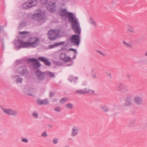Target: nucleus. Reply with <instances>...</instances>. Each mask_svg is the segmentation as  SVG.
Listing matches in <instances>:
<instances>
[{"label":"nucleus","mask_w":147,"mask_h":147,"mask_svg":"<svg viewBox=\"0 0 147 147\" xmlns=\"http://www.w3.org/2000/svg\"><path fill=\"white\" fill-rule=\"evenodd\" d=\"M59 14L61 18L65 20L68 18V21L71 24L72 29L76 34L71 36L70 39V42L74 45L79 46L80 41L81 28L78 19L73 13L68 12L66 9H61Z\"/></svg>","instance_id":"f257e3e1"},{"label":"nucleus","mask_w":147,"mask_h":147,"mask_svg":"<svg viewBox=\"0 0 147 147\" xmlns=\"http://www.w3.org/2000/svg\"><path fill=\"white\" fill-rule=\"evenodd\" d=\"M19 34L22 36L23 38H28V42H26L27 48L29 47H35L38 44L37 42L39 40V38L36 37H31L30 32L24 31L19 32Z\"/></svg>","instance_id":"f03ea898"},{"label":"nucleus","mask_w":147,"mask_h":147,"mask_svg":"<svg viewBox=\"0 0 147 147\" xmlns=\"http://www.w3.org/2000/svg\"><path fill=\"white\" fill-rule=\"evenodd\" d=\"M132 98L133 96L131 93H128L126 94L123 104V105L125 107H129L133 105Z\"/></svg>","instance_id":"7ed1b4c3"},{"label":"nucleus","mask_w":147,"mask_h":147,"mask_svg":"<svg viewBox=\"0 0 147 147\" xmlns=\"http://www.w3.org/2000/svg\"><path fill=\"white\" fill-rule=\"evenodd\" d=\"M115 89L116 91L123 94L127 92L129 90L128 86L121 83H119L116 86Z\"/></svg>","instance_id":"20e7f679"},{"label":"nucleus","mask_w":147,"mask_h":147,"mask_svg":"<svg viewBox=\"0 0 147 147\" xmlns=\"http://www.w3.org/2000/svg\"><path fill=\"white\" fill-rule=\"evenodd\" d=\"M59 33L58 30H51L49 31L48 35L50 40H53L56 39L59 36Z\"/></svg>","instance_id":"39448f33"},{"label":"nucleus","mask_w":147,"mask_h":147,"mask_svg":"<svg viewBox=\"0 0 147 147\" xmlns=\"http://www.w3.org/2000/svg\"><path fill=\"white\" fill-rule=\"evenodd\" d=\"M14 44L16 48L18 49L21 48H27L26 42H24L19 39L15 40Z\"/></svg>","instance_id":"423d86ee"},{"label":"nucleus","mask_w":147,"mask_h":147,"mask_svg":"<svg viewBox=\"0 0 147 147\" xmlns=\"http://www.w3.org/2000/svg\"><path fill=\"white\" fill-rule=\"evenodd\" d=\"M2 109L3 112L8 115L16 116L18 114V112L16 110L5 108H3Z\"/></svg>","instance_id":"0eeeda50"},{"label":"nucleus","mask_w":147,"mask_h":147,"mask_svg":"<svg viewBox=\"0 0 147 147\" xmlns=\"http://www.w3.org/2000/svg\"><path fill=\"white\" fill-rule=\"evenodd\" d=\"M27 61L28 63L30 62L32 63L34 68L35 69L38 68L40 65V63L35 58H30L27 59Z\"/></svg>","instance_id":"6e6552de"},{"label":"nucleus","mask_w":147,"mask_h":147,"mask_svg":"<svg viewBox=\"0 0 147 147\" xmlns=\"http://www.w3.org/2000/svg\"><path fill=\"white\" fill-rule=\"evenodd\" d=\"M45 15L44 13L42 14L41 13H36L32 16L31 18L37 21L42 20L44 19Z\"/></svg>","instance_id":"1a4fd4ad"},{"label":"nucleus","mask_w":147,"mask_h":147,"mask_svg":"<svg viewBox=\"0 0 147 147\" xmlns=\"http://www.w3.org/2000/svg\"><path fill=\"white\" fill-rule=\"evenodd\" d=\"M36 74L37 78L40 81H43L45 78V72H42L40 70L37 69L36 71Z\"/></svg>","instance_id":"9d476101"},{"label":"nucleus","mask_w":147,"mask_h":147,"mask_svg":"<svg viewBox=\"0 0 147 147\" xmlns=\"http://www.w3.org/2000/svg\"><path fill=\"white\" fill-rule=\"evenodd\" d=\"M94 91L93 90H91L89 89H87L85 88L80 90H77L75 92V93L78 94H92L94 92Z\"/></svg>","instance_id":"9b49d317"},{"label":"nucleus","mask_w":147,"mask_h":147,"mask_svg":"<svg viewBox=\"0 0 147 147\" xmlns=\"http://www.w3.org/2000/svg\"><path fill=\"white\" fill-rule=\"evenodd\" d=\"M16 71L22 76H24L27 74L28 72L26 67L25 65L19 67L16 70Z\"/></svg>","instance_id":"f8f14e48"},{"label":"nucleus","mask_w":147,"mask_h":147,"mask_svg":"<svg viewBox=\"0 0 147 147\" xmlns=\"http://www.w3.org/2000/svg\"><path fill=\"white\" fill-rule=\"evenodd\" d=\"M61 59L64 61L69 62L71 61V59L69 56H66L65 53H61L60 56Z\"/></svg>","instance_id":"ddd939ff"},{"label":"nucleus","mask_w":147,"mask_h":147,"mask_svg":"<svg viewBox=\"0 0 147 147\" xmlns=\"http://www.w3.org/2000/svg\"><path fill=\"white\" fill-rule=\"evenodd\" d=\"M134 101L135 103L137 105H140L143 104V98L138 96H135L134 98Z\"/></svg>","instance_id":"4468645a"},{"label":"nucleus","mask_w":147,"mask_h":147,"mask_svg":"<svg viewBox=\"0 0 147 147\" xmlns=\"http://www.w3.org/2000/svg\"><path fill=\"white\" fill-rule=\"evenodd\" d=\"M56 3L54 2H50L47 6V9L51 12H53L55 11L56 7Z\"/></svg>","instance_id":"2eb2a0df"},{"label":"nucleus","mask_w":147,"mask_h":147,"mask_svg":"<svg viewBox=\"0 0 147 147\" xmlns=\"http://www.w3.org/2000/svg\"><path fill=\"white\" fill-rule=\"evenodd\" d=\"M38 60L44 63V64L48 66H50L51 62L46 58L42 57H40L38 58Z\"/></svg>","instance_id":"dca6fc26"},{"label":"nucleus","mask_w":147,"mask_h":147,"mask_svg":"<svg viewBox=\"0 0 147 147\" xmlns=\"http://www.w3.org/2000/svg\"><path fill=\"white\" fill-rule=\"evenodd\" d=\"M79 131V128L77 127L74 126L73 127L71 132V136L73 137H75L78 134Z\"/></svg>","instance_id":"f3484780"},{"label":"nucleus","mask_w":147,"mask_h":147,"mask_svg":"<svg viewBox=\"0 0 147 147\" xmlns=\"http://www.w3.org/2000/svg\"><path fill=\"white\" fill-rule=\"evenodd\" d=\"M36 102L39 105H47L48 104V101L47 99L44 100H37Z\"/></svg>","instance_id":"a211bd4d"},{"label":"nucleus","mask_w":147,"mask_h":147,"mask_svg":"<svg viewBox=\"0 0 147 147\" xmlns=\"http://www.w3.org/2000/svg\"><path fill=\"white\" fill-rule=\"evenodd\" d=\"M78 79V77H74L72 76H71L68 78V80L70 82H73L74 83H76Z\"/></svg>","instance_id":"6ab92c4d"},{"label":"nucleus","mask_w":147,"mask_h":147,"mask_svg":"<svg viewBox=\"0 0 147 147\" xmlns=\"http://www.w3.org/2000/svg\"><path fill=\"white\" fill-rule=\"evenodd\" d=\"M30 5H31L32 7L36 5L38 3V0H28Z\"/></svg>","instance_id":"aec40b11"},{"label":"nucleus","mask_w":147,"mask_h":147,"mask_svg":"<svg viewBox=\"0 0 147 147\" xmlns=\"http://www.w3.org/2000/svg\"><path fill=\"white\" fill-rule=\"evenodd\" d=\"M29 4V2L25 3L23 5V7L25 9H29L30 8L32 7L31 5H30Z\"/></svg>","instance_id":"412c9836"},{"label":"nucleus","mask_w":147,"mask_h":147,"mask_svg":"<svg viewBox=\"0 0 147 147\" xmlns=\"http://www.w3.org/2000/svg\"><path fill=\"white\" fill-rule=\"evenodd\" d=\"M13 77L14 78H17V79H16V82L17 83H20L21 84L23 79L21 78L19 76L16 75L15 76H13Z\"/></svg>","instance_id":"4be33fe9"},{"label":"nucleus","mask_w":147,"mask_h":147,"mask_svg":"<svg viewBox=\"0 0 147 147\" xmlns=\"http://www.w3.org/2000/svg\"><path fill=\"white\" fill-rule=\"evenodd\" d=\"M45 75L50 78L55 77V76L54 74L49 71L45 72Z\"/></svg>","instance_id":"5701e85b"},{"label":"nucleus","mask_w":147,"mask_h":147,"mask_svg":"<svg viewBox=\"0 0 147 147\" xmlns=\"http://www.w3.org/2000/svg\"><path fill=\"white\" fill-rule=\"evenodd\" d=\"M127 30L129 32L131 33H133L134 32L133 28L132 26L128 24L127 25Z\"/></svg>","instance_id":"b1692460"},{"label":"nucleus","mask_w":147,"mask_h":147,"mask_svg":"<svg viewBox=\"0 0 147 147\" xmlns=\"http://www.w3.org/2000/svg\"><path fill=\"white\" fill-rule=\"evenodd\" d=\"M90 24L94 26H97L96 24L95 21H94L92 18L90 17L89 20Z\"/></svg>","instance_id":"393cba45"},{"label":"nucleus","mask_w":147,"mask_h":147,"mask_svg":"<svg viewBox=\"0 0 147 147\" xmlns=\"http://www.w3.org/2000/svg\"><path fill=\"white\" fill-rule=\"evenodd\" d=\"M101 109L102 110L105 112H107L108 111V108L107 106L103 105L101 107Z\"/></svg>","instance_id":"a878e982"},{"label":"nucleus","mask_w":147,"mask_h":147,"mask_svg":"<svg viewBox=\"0 0 147 147\" xmlns=\"http://www.w3.org/2000/svg\"><path fill=\"white\" fill-rule=\"evenodd\" d=\"M124 45L127 47L131 48L132 47V45L129 43H127L125 41L123 42Z\"/></svg>","instance_id":"bb28decb"},{"label":"nucleus","mask_w":147,"mask_h":147,"mask_svg":"<svg viewBox=\"0 0 147 147\" xmlns=\"http://www.w3.org/2000/svg\"><path fill=\"white\" fill-rule=\"evenodd\" d=\"M65 107L68 109H71L73 108V105L71 103H69L66 105Z\"/></svg>","instance_id":"cd10ccee"},{"label":"nucleus","mask_w":147,"mask_h":147,"mask_svg":"<svg viewBox=\"0 0 147 147\" xmlns=\"http://www.w3.org/2000/svg\"><path fill=\"white\" fill-rule=\"evenodd\" d=\"M33 117L35 118H38V114L36 112H34L32 114Z\"/></svg>","instance_id":"c85d7f7f"},{"label":"nucleus","mask_w":147,"mask_h":147,"mask_svg":"<svg viewBox=\"0 0 147 147\" xmlns=\"http://www.w3.org/2000/svg\"><path fill=\"white\" fill-rule=\"evenodd\" d=\"M59 139L57 138H55L53 140V144H57L58 143Z\"/></svg>","instance_id":"c756f323"},{"label":"nucleus","mask_w":147,"mask_h":147,"mask_svg":"<svg viewBox=\"0 0 147 147\" xmlns=\"http://www.w3.org/2000/svg\"><path fill=\"white\" fill-rule=\"evenodd\" d=\"M40 3L41 4L45 5L46 4L48 1V0H39Z\"/></svg>","instance_id":"7c9ffc66"},{"label":"nucleus","mask_w":147,"mask_h":147,"mask_svg":"<svg viewBox=\"0 0 147 147\" xmlns=\"http://www.w3.org/2000/svg\"><path fill=\"white\" fill-rule=\"evenodd\" d=\"M61 109L59 107H57L55 108V111L58 112H60L61 111Z\"/></svg>","instance_id":"2f4dec72"},{"label":"nucleus","mask_w":147,"mask_h":147,"mask_svg":"<svg viewBox=\"0 0 147 147\" xmlns=\"http://www.w3.org/2000/svg\"><path fill=\"white\" fill-rule=\"evenodd\" d=\"M67 100V99L65 97L62 98L60 101L61 103L63 104Z\"/></svg>","instance_id":"473e14b6"},{"label":"nucleus","mask_w":147,"mask_h":147,"mask_svg":"<svg viewBox=\"0 0 147 147\" xmlns=\"http://www.w3.org/2000/svg\"><path fill=\"white\" fill-rule=\"evenodd\" d=\"M21 141L23 142H24L25 143H28V139L25 138H22Z\"/></svg>","instance_id":"72a5a7b5"},{"label":"nucleus","mask_w":147,"mask_h":147,"mask_svg":"<svg viewBox=\"0 0 147 147\" xmlns=\"http://www.w3.org/2000/svg\"><path fill=\"white\" fill-rule=\"evenodd\" d=\"M55 93L54 92H49V96L51 98L53 97L55 95Z\"/></svg>","instance_id":"f704fd0d"},{"label":"nucleus","mask_w":147,"mask_h":147,"mask_svg":"<svg viewBox=\"0 0 147 147\" xmlns=\"http://www.w3.org/2000/svg\"><path fill=\"white\" fill-rule=\"evenodd\" d=\"M68 50L69 51H73L74 52V53L75 54H76L77 53V50L76 49H73V48H70V49H69Z\"/></svg>","instance_id":"c9c22d12"},{"label":"nucleus","mask_w":147,"mask_h":147,"mask_svg":"<svg viewBox=\"0 0 147 147\" xmlns=\"http://www.w3.org/2000/svg\"><path fill=\"white\" fill-rule=\"evenodd\" d=\"M42 136L45 137L47 136V132L46 131H45L41 135Z\"/></svg>","instance_id":"e433bc0d"},{"label":"nucleus","mask_w":147,"mask_h":147,"mask_svg":"<svg viewBox=\"0 0 147 147\" xmlns=\"http://www.w3.org/2000/svg\"><path fill=\"white\" fill-rule=\"evenodd\" d=\"M57 65L60 66L62 65V63L61 62L56 61L55 63Z\"/></svg>","instance_id":"4c0bfd02"},{"label":"nucleus","mask_w":147,"mask_h":147,"mask_svg":"<svg viewBox=\"0 0 147 147\" xmlns=\"http://www.w3.org/2000/svg\"><path fill=\"white\" fill-rule=\"evenodd\" d=\"M92 78L93 79H97L98 78V77L96 76V74H93L92 75Z\"/></svg>","instance_id":"58836bf2"},{"label":"nucleus","mask_w":147,"mask_h":147,"mask_svg":"<svg viewBox=\"0 0 147 147\" xmlns=\"http://www.w3.org/2000/svg\"><path fill=\"white\" fill-rule=\"evenodd\" d=\"M57 46V45H56V43L54 45H49L50 48L51 49H52L53 48Z\"/></svg>","instance_id":"ea45409f"},{"label":"nucleus","mask_w":147,"mask_h":147,"mask_svg":"<svg viewBox=\"0 0 147 147\" xmlns=\"http://www.w3.org/2000/svg\"><path fill=\"white\" fill-rule=\"evenodd\" d=\"M97 52L100 54L101 55H102V56H106V55L105 54H104V53H103L102 52H101V51H97Z\"/></svg>","instance_id":"a19ab883"},{"label":"nucleus","mask_w":147,"mask_h":147,"mask_svg":"<svg viewBox=\"0 0 147 147\" xmlns=\"http://www.w3.org/2000/svg\"><path fill=\"white\" fill-rule=\"evenodd\" d=\"M64 43V42H61L58 43H56V45H57V46L61 45H63Z\"/></svg>","instance_id":"79ce46f5"},{"label":"nucleus","mask_w":147,"mask_h":147,"mask_svg":"<svg viewBox=\"0 0 147 147\" xmlns=\"http://www.w3.org/2000/svg\"><path fill=\"white\" fill-rule=\"evenodd\" d=\"M3 27L2 26L0 25V32H3Z\"/></svg>","instance_id":"37998d69"},{"label":"nucleus","mask_w":147,"mask_h":147,"mask_svg":"<svg viewBox=\"0 0 147 147\" xmlns=\"http://www.w3.org/2000/svg\"><path fill=\"white\" fill-rule=\"evenodd\" d=\"M107 76H109V77L110 78H112V75L111 74H110V73H108L107 74Z\"/></svg>","instance_id":"c03bdc74"},{"label":"nucleus","mask_w":147,"mask_h":147,"mask_svg":"<svg viewBox=\"0 0 147 147\" xmlns=\"http://www.w3.org/2000/svg\"><path fill=\"white\" fill-rule=\"evenodd\" d=\"M21 61L20 60H17L16 61V63H18V64H20L21 63Z\"/></svg>","instance_id":"a18cd8bd"},{"label":"nucleus","mask_w":147,"mask_h":147,"mask_svg":"<svg viewBox=\"0 0 147 147\" xmlns=\"http://www.w3.org/2000/svg\"><path fill=\"white\" fill-rule=\"evenodd\" d=\"M73 61H72L71 63H67V66H71V65H72L73 64Z\"/></svg>","instance_id":"49530a36"},{"label":"nucleus","mask_w":147,"mask_h":147,"mask_svg":"<svg viewBox=\"0 0 147 147\" xmlns=\"http://www.w3.org/2000/svg\"><path fill=\"white\" fill-rule=\"evenodd\" d=\"M127 77L128 78H130L131 77V76H130V75L129 74H127Z\"/></svg>","instance_id":"de8ad7c7"},{"label":"nucleus","mask_w":147,"mask_h":147,"mask_svg":"<svg viewBox=\"0 0 147 147\" xmlns=\"http://www.w3.org/2000/svg\"><path fill=\"white\" fill-rule=\"evenodd\" d=\"M76 54H75L73 57H72V59H74L76 58Z\"/></svg>","instance_id":"09e8293b"},{"label":"nucleus","mask_w":147,"mask_h":147,"mask_svg":"<svg viewBox=\"0 0 147 147\" xmlns=\"http://www.w3.org/2000/svg\"><path fill=\"white\" fill-rule=\"evenodd\" d=\"M144 56L147 57V50L144 53Z\"/></svg>","instance_id":"8fccbe9b"},{"label":"nucleus","mask_w":147,"mask_h":147,"mask_svg":"<svg viewBox=\"0 0 147 147\" xmlns=\"http://www.w3.org/2000/svg\"><path fill=\"white\" fill-rule=\"evenodd\" d=\"M136 121V119H133L132 120V121L131 122V124L132 123H133L134 122Z\"/></svg>","instance_id":"3c124183"},{"label":"nucleus","mask_w":147,"mask_h":147,"mask_svg":"<svg viewBox=\"0 0 147 147\" xmlns=\"http://www.w3.org/2000/svg\"><path fill=\"white\" fill-rule=\"evenodd\" d=\"M27 94L28 95H30V96H33V94H32L28 93Z\"/></svg>","instance_id":"603ef678"},{"label":"nucleus","mask_w":147,"mask_h":147,"mask_svg":"<svg viewBox=\"0 0 147 147\" xmlns=\"http://www.w3.org/2000/svg\"><path fill=\"white\" fill-rule=\"evenodd\" d=\"M3 108H5L2 107L1 105H0V108H1V109L2 110V109Z\"/></svg>","instance_id":"864d4df0"},{"label":"nucleus","mask_w":147,"mask_h":147,"mask_svg":"<svg viewBox=\"0 0 147 147\" xmlns=\"http://www.w3.org/2000/svg\"><path fill=\"white\" fill-rule=\"evenodd\" d=\"M68 140H72V139H71V138H69L68 139Z\"/></svg>","instance_id":"5fc2aeb1"},{"label":"nucleus","mask_w":147,"mask_h":147,"mask_svg":"<svg viewBox=\"0 0 147 147\" xmlns=\"http://www.w3.org/2000/svg\"><path fill=\"white\" fill-rule=\"evenodd\" d=\"M64 5H65V4H62V5L63 6Z\"/></svg>","instance_id":"6e6d98bb"},{"label":"nucleus","mask_w":147,"mask_h":147,"mask_svg":"<svg viewBox=\"0 0 147 147\" xmlns=\"http://www.w3.org/2000/svg\"><path fill=\"white\" fill-rule=\"evenodd\" d=\"M22 24H21L20 25L21 26H22Z\"/></svg>","instance_id":"4d7b16f0"},{"label":"nucleus","mask_w":147,"mask_h":147,"mask_svg":"<svg viewBox=\"0 0 147 147\" xmlns=\"http://www.w3.org/2000/svg\"><path fill=\"white\" fill-rule=\"evenodd\" d=\"M129 127H130V125H129Z\"/></svg>","instance_id":"13d9d810"},{"label":"nucleus","mask_w":147,"mask_h":147,"mask_svg":"<svg viewBox=\"0 0 147 147\" xmlns=\"http://www.w3.org/2000/svg\"><path fill=\"white\" fill-rule=\"evenodd\" d=\"M67 147H69V146H67Z\"/></svg>","instance_id":"bf43d9fd"}]
</instances>
